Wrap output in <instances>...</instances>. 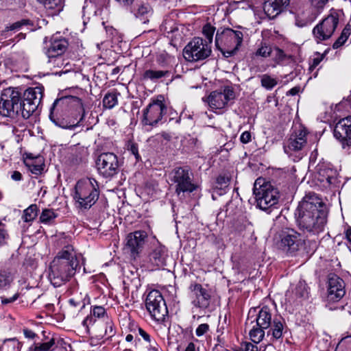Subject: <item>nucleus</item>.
Instances as JSON below:
<instances>
[{
	"label": "nucleus",
	"mask_w": 351,
	"mask_h": 351,
	"mask_svg": "<svg viewBox=\"0 0 351 351\" xmlns=\"http://www.w3.org/2000/svg\"><path fill=\"white\" fill-rule=\"evenodd\" d=\"M295 217L300 229L310 235L324 231L328 213L322 199L315 193L306 194L300 202Z\"/></svg>",
	"instance_id": "nucleus-1"
},
{
	"label": "nucleus",
	"mask_w": 351,
	"mask_h": 351,
	"mask_svg": "<svg viewBox=\"0 0 351 351\" xmlns=\"http://www.w3.org/2000/svg\"><path fill=\"white\" fill-rule=\"evenodd\" d=\"M79 267L74 249L66 245L58 252L50 265L49 280L54 287H60L69 281Z\"/></svg>",
	"instance_id": "nucleus-2"
},
{
	"label": "nucleus",
	"mask_w": 351,
	"mask_h": 351,
	"mask_svg": "<svg viewBox=\"0 0 351 351\" xmlns=\"http://www.w3.org/2000/svg\"><path fill=\"white\" fill-rule=\"evenodd\" d=\"M99 195L97 182L94 178H86L76 183L73 197L77 208L87 210L97 202Z\"/></svg>",
	"instance_id": "nucleus-3"
},
{
	"label": "nucleus",
	"mask_w": 351,
	"mask_h": 351,
	"mask_svg": "<svg viewBox=\"0 0 351 351\" xmlns=\"http://www.w3.org/2000/svg\"><path fill=\"white\" fill-rule=\"evenodd\" d=\"M243 39V34L241 31L230 28L219 29L215 36V45L225 56L230 57L239 50Z\"/></svg>",
	"instance_id": "nucleus-4"
},
{
	"label": "nucleus",
	"mask_w": 351,
	"mask_h": 351,
	"mask_svg": "<svg viewBox=\"0 0 351 351\" xmlns=\"http://www.w3.org/2000/svg\"><path fill=\"white\" fill-rule=\"evenodd\" d=\"M253 191L257 206L263 210H267L278 202L279 193L277 189L271 183L266 182L263 178L256 180Z\"/></svg>",
	"instance_id": "nucleus-5"
},
{
	"label": "nucleus",
	"mask_w": 351,
	"mask_h": 351,
	"mask_svg": "<svg viewBox=\"0 0 351 351\" xmlns=\"http://www.w3.org/2000/svg\"><path fill=\"white\" fill-rule=\"evenodd\" d=\"M21 100V95L16 88L3 89L0 97V114L8 117H14L19 114L22 115Z\"/></svg>",
	"instance_id": "nucleus-6"
},
{
	"label": "nucleus",
	"mask_w": 351,
	"mask_h": 351,
	"mask_svg": "<svg viewBox=\"0 0 351 351\" xmlns=\"http://www.w3.org/2000/svg\"><path fill=\"white\" fill-rule=\"evenodd\" d=\"M169 179L171 184L174 185L175 192L178 195L184 193H192L197 188L193 182V173L188 167L174 168L169 173Z\"/></svg>",
	"instance_id": "nucleus-7"
},
{
	"label": "nucleus",
	"mask_w": 351,
	"mask_h": 351,
	"mask_svg": "<svg viewBox=\"0 0 351 351\" xmlns=\"http://www.w3.org/2000/svg\"><path fill=\"white\" fill-rule=\"evenodd\" d=\"M145 306L154 321L158 323L165 321L168 310L165 301L159 291L152 290L149 292L145 299Z\"/></svg>",
	"instance_id": "nucleus-8"
},
{
	"label": "nucleus",
	"mask_w": 351,
	"mask_h": 351,
	"mask_svg": "<svg viewBox=\"0 0 351 351\" xmlns=\"http://www.w3.org/2000/svg\"><path fill=\"white\" fill-rule=\"evenodd\" d=\"M211 53V47L207 41L196 37L184 47L183 55L189 62H197L207 58Z\"/></svg>",
	"instance_id": "nucleus-9"
},
{
	"label": "nucleus",
	"mask_w": 351,
	"mask_h": 351,
	"mask_svg": "<svg viewBox=\"0 0 351 351\" xmlns=\"http://www.w3.org/2000/svg\"><path fill=\"white\" fill-rule=\"evenodd\" d=\"M43 96V87L36 86L26 89L21 97L22 117L28 119L36 110Z\"/></svg>",
	"instance_id": "nucleus-10"
},
{
	"label": "nucleus",
	"mask_w": 351,
	"mask_h": 351,
	"mask_svg": "<svg viewBox=\"0 0 351 351\" xmlns=\"http://www.w3.org/2000/svg\"><path fill=\"white\" fill-rule=\"evenodd\" d=\"M163 100L162 95L158 96L156 99L153 100L143 110L142 119L143 125H156L162 119L167 111Z\"/></svg>",
	"instance_id": "nucleus-11"
},
{
	"label": "nucleus",
	"mask_w": 351,
	"mask_h": 351,
	"mask_svg": "<svg viewBox=\"0 0 351 351\" xmlns=\"http://www.w3.org/2000/svg\"><path fill=\"white\" fill-rule=\"evenodd\" d=\"M68 47L67 40L62 37L53 36L47 47L46 55L48 58L47 63L49 66L59 67L62 64V55Z\"/></svg>",
	"instance_id": "nucleus-12"
},
{
	"label": "nucleus",
	"mask_w": 351,
	"mask_h": 351,
	"mask_svg": "<svg viewBox=\"0 0 351 351\" xmlns=\"http://www.w3.org/2000/svg\"><path fill=\"white\" fill-rule=\"evenodd\" d=\"M304 241L300 233L293 229L287 228L280 234V247L291 255H295L304 246Z\"/></svg>",
	"instance_id": "nucleus-13"
},
{
	"label": "nucleus",
	"mask_w": 351,
	"mask_h": 351,
	"mask_svg": "<svg viewBox=\"0 0 351 351\" xmlns=\"http://www.w3.org/2000/svg\"><path fill=\"white\" fill-rule=\"evenodd\" d=\"M96 167L100 175L106 178H112L119 172L118 158L112 152L102 153L96 160Z\"/></svg>",
	"instance_id": "nucleus-14"
},
{
	"label": "nucleus",
	"mask_w": 351,
	"mask_h": 351,
	"mask_svg": "<svg viewBox=\"0 0 351 351\" xmlns=\"http://www.w3.org/2000/svg\"><path fill=\"white\" fill-rule=\"evenodd\" d=\"M308 135L307 129L302 125L294 128L289 138L285 143V152L287 154H291L293 152L302 151L307 145Z\"/></svg>",
	"instance_id": "nucleus-15"
},
{
	"label": "nucleus",
	"mask_w": 351,
	"mask_h": 351,
	"mask_svg": "<svg viewBox=\"0 0 351 351\" xmlns=\"http://www.w3.org/2000/svg\"><path fill=\"white\" fill-rule=\"evenodd\" d=\"M315 179L322 187L327 189L335 184L337 171L330 163L320 162L315 167Z\"/></svg>",
	"instance_id": "nucleus-16"
},
{
	"label": "nucleus",
	"mask_w": 351,
	"mask_h": 351,
	"mask_svg": "<svg viewBox=\"0 0 351 351\" xmlns=\"http://www.w3.org/2000/svg\"><path fill=\"white\" fill-rule=\"evenodd\" d=\"M339 23L335 15H328L318 23L313 29V34L317 42L328 40L333 34Z\"/></svg>",
	"instance_id": "nucleus-17"
},
{
	"label": "nucleus",
	"mask_w": 351,
	"mask_h": 351,
	"mask_svg": "<svg viewBox=\"0 0 351 351\" xmlns=\"http://www.w3.org/2000/svg\"><path fill=\"white\" fill-rule=\"evenodd\" d=\"M60 101H62V102H65L67 104L71 105V106H73L76 108V110L77 112V117H76V119L77 120L76 123L73 122L69 123V124H64L63 121H61V123H59L56 121L55 119H52L51 114H50V119L52 120V121L58 126L65 128V129H69L73 130L76 127L79 126L80 125V123L82 122L84 118L85 115V111L83 106V104L82 100L77 97L73 96H69L66 97L62 99H60V100L57 99L54 101L53 106L56 104V103L59 102Z\"/></svg>",
	"instance_id": "nucleus-18"
},
{
	"label": "nucleus",
	"mask_w": 351,
	"mask_h": 351,
	"mask_svg": "<svg viewBox=\"0 0 351 351\" xmlns=\"http://www.w3.org/2000/svg\"><path fill=\"white\" fill-rule=\"evenodd\" d=\"M189 297L191 304L196 308L205 309L210 305V293L199 283L194 282L190 285Z\"/></svg>",
	"instance_id": "nucleus-19"
},
{
	"label": "nucleus",
	"mask_w": 351,
	"mask_h": 351,
	"mask_svg": "<svg viewBox=\"0 0 351 351\" xmlns=\"http://www.w3.org/2000/svg\"><path fill=\"white\" fill-rule=\"evenodd\" d=\"M234 97V92L230 88H225L223 91H213L208 97L209 106L213 110H221Z\"/></svg>",
	"instance_id": "nucleus-20"
},
{
	"label": "nucleus",
	"mask_w": 351,
	"mask_h": 351,
	"mask_svg": "<svg viewBox=\"0 0 351 351\" xmlns=\"http://www.w3.org/2000/svg\"><path fill=\"white\" fill-rule=\"evenodd\" d=\"M308 298V287L304 281H300L294 288L288 291L286 293L287 303L293 306L302 304Z\"/></svg>",
	"instance_id": "nucleus-21"
},
{
	"label": "nucleus",
	"mask_w": 351,
	"mask_h": 351,
	"mask_svg": "<svg viewBox=\"0 0 351 351\" xmlns=\"http://www.w3.org/2000/svg\"><path fill=\"white\" fill-rule=\"evenodd\" d=\"M334 136L339 140L343 147L351 146V116L339 121L334 129Z\"/></svg>",
	"instance_id": "nucleus-22"
},
{
	"label": "nucleus",
	"mask_w": 351,
	"mask_h": 351,
	"mask_svg": "<svg viewBox=\"0 0 351 351\" xmlns=\"http://www.w3.org/2000/svg\"><path fill=\"white\" fill-rule=\"evenodd\" d=\"M147 234L144 230H137L130 233L127 237L126 247L135 258L143 250Z\"/></svg>",
	"instance_id": "nucleus-23"
},
{
	"label": "nucleus",
	"mask_w": 351,
	"mask_h": 351,
	"mask_svg": "<svg viewBox=\"0 0 351 351\" xmlns=\"http://www.w3.org/2000/svg\"><path fill=\"white\" fill-rule=\"evenodd\" d=\"M346 293L343 280L336 275L328 278V298L330 301H339Z\"/></svg>",
	"instance_id": "nucleus-24"
},
{
	"label": "nucleus",
	"mask_w": 351,
	"mask_h": 351,
	"mask_svg": "<svg viewBox=\"0 0 351 351\" xmlns=\"http://www.w3.org/2000/svg\"><path fill=\"white\" fill-rule=\"evenodd\" d=\"M290 0H265L263 10L269 19H274L289 5Z\"/></svg>",
	"instance_id": "nucleus-25"
},
{
	"label": "nucleus",
	"mask_w": 351,
	"mask_h": 351,
	"mask_svg": "<svg viewBox=\"0 0 351 351\" xmlns=\"http://www.w3.org/2000/svg\"><path fill=\"white\" fill-rule=\"evenodd\" d=\"M167 258V250L165 246L158 245L150 253L149 262L154 266L162 267L166 265Z\"/></svg>",
	"instance_id": "nucleus-26"
},
{
	"label": "nucleus",
	"mask_w": 351,
	"mask_h": 351,
	"mask_svg": "<svg viewBox=\"0 0 351 351\" xmlns=\"http://www.w3.org/2000/svg\"><path fill=\"white\" fill-rule=\"evenodd\" d=\"M132 12L143 23H146L152 14V9L147 3L141 2L136 4L132 8Z\"/></svg>",
	"instance_id": "nucleus-27"
},
{
	"label": "nucleus",
	"mask_w": 351,
	"mask_h": 351,
	"mask_svg": "<svg viewBox=\"0 0 351 351\" xmlns=\"http://www.w3.org/2000/svg\"><path fill=\"white\" fill-rule=\"evenodd\" d=\"M271 311L267 306L261 308L258 314L256 315V326H260L262 328L268 329L271 326L273 322Z\"/></svg>",
	"instance_id": "nucleus-28"
},
{
	"label": "nucleus",
	"mask_w": 351,
	"mask_h": 351,
	"mask_svg": "<svg viewBox=\"0 0 351 351\" xmlns=\"http://www.w3.org/2000/svg\"><path fill=\"white\" fill-rule=\"evenodd\" d=\"M43 5L48 15L54 16L58 14L63 9L64 0H37Z\"/></svg>",
	"instance_id": "nucleus-29"
},
{
	"label": "nucleus",
	"mask_w": 351,
	"mask_h": 351,
	"mask_svg": "<svg viewBox=\"0 0 351 351\" xmlns=\"http://www.w3.org/2000/svg\"><path fill=\"white\" fill-rule=\"evenodd\" d=\"M170 74V71L167 70L149 69L144 71L142 75V79L143 80H150L153 82H156L160 79L169 77Z\"/></svg>",
	"instance_id": "nucleus-30"
},
{
	"label": "nucleus",
	"mask_w": 351,
	"mask_h": 351,
	"mask_svg": "<svg viewBox=\"0 0 351 351\" xmlns=\"http://www.w3.org/2000/svg\"><path fill=\"white\" fill-rule=\"evenodd\" d=\"M136 328L138 330V335L143 339L145 346L148 351H160V347L154 337H152L142 328L136 326Z\"/></svg>",
	"instance_id": "nucleus-31"
},
{
	"label": "nucleus",
	"mask_w": 351,
	"mask_h": 351,
	"mask_svg": "<svg viewBox=\"0 0 351 351\" xmlns=\"http://www.w3.org/2000/svg\"><path fill=\"white\" fill-rule=\"evenodd\" d=\"M270 327V330L267 332L268 335L271 333L273 338L275 339H279L282 337L285 329V322L282 318L274 317Z\"/></svg>",
	"instance_id": "nucleus-32"
},
{
	"label": "nucleus",
	"mask_w": 351,
	"mask_h": 351,
	"mask_svg": "<svg viewBox=\"0 0 351 351\" xmlns=\"http://www.w3.org/2000/svg\"><path fill=\"white\" fill-rule=\"evenodd\" d=\"M25 165L27 167L29 171L36 176L40 175L45 167L44 162L40 158L28 160L25 162Z\"/></svg>",
	"instance_id": "nucleus-33"
},
{
	"label": "nucleus",
	"mask_w": 351,
	"mask_h": 351,
	"mask_svg": "<svg viewBox=\"0 0 351 351\" xmlns=\"http://www.w3.org/2000/svg\"><path fill=\"white\" fill-rule=\"evenodd\" d=\"M266 329L256 326V324H255L249 332V335L252 342L256 344L260 343L265 337V330Z\"/></svg>",
	"instance_id": "nucleus-34"
},
{
	"label": "nucleus",
	"mask_w": 351,
	"mask_h": 351,
	"mask_svg": "<svg viewBox=\"0 0 351 351\" xmlns=\"http://www.w3.org/2000/svg\"><path fill=\"white\" fill-rule=\"evenodd\" d=\"M117 93L115 92L108 93L103 98V107L112 109L118 104Z\"/></svg>",
	"instance_id": "nucleus-35"
},
{
	"label": "nucleus",
	"mask_w": 351,
	"mask_h": 351,
	"mask_svg": "<svg viewBox=\"0 0 351 351\" xmlns=\"http://www.w3.org/2000/svg\"><path fill=\"white\" fill-rule=\"evenodd\" d=\"M21 343L15 338L8 339L4 341L0 351H20Z\"/></svg>",
	"instance_id": "nucleus-36"
},
{
	"label": "nucleus",
	"mask_w": 351,
	"mask_h": 351,
	"mask_svg": "<svg viewBox=\"0 0 351 351\" xmlns=\"http://www.w3.org/2000/svg\"><path fill=\"white\" fill-rule=\"evenodd\" d=\"M37 214V206L36 204H32L24 210L22 219L25 222H31L36 217Z\"/></svg>",
	"instance_id": "nucleus-37"
},
{
	"label": "nucleus",
	"mask_w": 351,
	"mask_h": 351,
	"mask_svg": "<svg viewBox=\"0 0 351 351\" xmlns=\"http://www.w3.org/2000/svg\"><path fill=\"white\" fill-rule=\"evenodd\" d=\"M57 217V215L53 210L45 209L43 210L40 216V221L43 223H51Z\"/></svg>",
	"instance_id": "nucleus-38"
},
{
	"label": "nucleus",
	"mask_w": 351,
	"mask_h": 351,
	"mask_svg": "<svg viewBox=\"0 0 351 351\" xmlns=\"http://www.w3.org/2000/svg\"><path fill=\"white\" fill-rule=\"evenodd\" d=\"M273 52L271 46L266 43H261L260 47L257 49L255 55L263 58L269 57Z\"/></svg>",
	"instance_id": "nucleus-39"
},
{
	"label": "nucleus",
	"mask_w": 351,
	"mask_h": 351,
	"mask_svg": "<svg viewBox=\"0 0 351 351\" xmlns=\"http://www.w3.org/2000/svg\"><path fill=\"white\" fill-rule=\"evenodd\" d=\"M350 28L346 26L342 31L341 36L338 38V39L334 43L333 48L337 49L341 47L348 38V36L350 34Z\"/></svg>",
	"instance_id": "nucleus-40"
},
{
	"label": "nucleus",
	"mask_w": 351,
	"mask_h": 351,
	"mask_svg": "<svg viewBox=\"0 0 351 351\" xmlns=\"http://www.w3.org/2000/svg\"><path fill=\"white\" fill-rule=\"evenodd\" d=\"M277 84V80L268 75L261 77V85L267 90L272 89Z\"/></svg>",
	"instance_id": "nucleus-41"
},
{
	"label": "nucleus",
	"mask_w": 351,
	"mask_h": 351,
	"mask_svg": "<svg viewBox=\"0 0 351 351\" xmlns=\"http://www.w3.org/2000/svg\"><path fill=\"white\" fill-rule=\"evenodd\" d=\"M114 334L115 330L112 321L108 317H106V320H105V332L104 337H106V339H108L113 337Z\"/></svg>",
	"instance_id": "nucleus-42"
},
{
	"label": "nucleus",
	"mask_w": 351,
	"mask_h": 351,
	"mask_svg": "<svg viewBox=\"0 0 351 351\" xmlns=\"http://www.w3.org/2000/svg\"><path fill=\"white\" fill-rule=\"evenodd\" d=\"M215 31V27L209 23L206 24L203 27L202 33L208 39V43H211L213 41V35Z\"/></svg>",
	"instance_id": "nucleus-43"
},
{
	"label": "nucleus",
	"mask_w": 351,
	"mask_h": 351,
	"mask_svg": "<svg viewBox=\"0 0 351 351\" xmlns=\"http://www.w3.org/2000/svg\"><path fill=\"white\" fill-rule=\"evenodd\" d=\"M91 313L95 317L103 318L106 320L108 317L106 309L101 306H95L91 310Z\"/></svg>",
	"instance_id": "nucleus-44"
},
{
	"label": "nucleus",
	"mask_w": 351,
	"mask_h": 351,
	"mask_svg": "<svg viewBox=\"0 0 351 351\" xmlns=\"http://www.w3.org/2000/svg\"><path fill=\"white\" fill-rule=\"evenodd\" d=\"M273 51L274 53L275 60L278 63L291 58V56L287 55L282 49L278 47L275 48Z\"/></svg>",
	"instance_id": "nucleus-45"
},
{
	"label": "nucleus",
	"mask_w": 351,
	"mask_h": 351,
	"mask_svg": "<svg viewBox=\"0 0 351 351\" xmlns=\"http://www.w3.org/2000/svg\"><path fill=\"white\" fill-rule=\"evenodd\" d=\"M12 278L9 273L6 271H0V289L9 285Z\"/></svg>",
	"instance_id": "nucleus-46"
},
{
	"label": "nucleus",
	"mask_w": 351,
	"mask_h": 351,
	"mask_svg": "<svg viewBox=\"0 0 351 351\" xmlns=\"http://www.w3.org/2000/svg\"><path fill=\"white\" fill-rule=\"evenodd\" d=\"M55 344L53 339H51L47 342L37 344L34 348V351H50Z\"/></svg>",
	"instance_id": "nucleus-47"
},
{
	"label": "nucleus",
	"mask_w": 351,
	"mask_h": 351,
	"mask_svg": "<svg viewBox=\"0 0 351 351\" xmlns=\"http://www.w3.org/2000/svg\"><path fill=\"white\" fill-rule=\"evenodd\" d=\"M9 239L7 230L0 224V247L5 245Z\"/></svg>",
	"instance_id": "nucleus-48"
},
{
	"label": "nucleus",
	"mask_w": 351,
	"mask_h": 351,
	"mask_svg": "<svg viewBox=\"0 0 351 351\" xmlns=\"http://www.w3.org/2000/svg\"><path fill=\"white\" fill-rule=\"evenodd\" d=\"M209 326L207 324H202L196 328L195 334L197 337H201L208 332Z\"/></svg>",
	"instance_id": "nucleus-49"
},
{
	"label": "nucleus",
	"mask_w": 351,
	"mask_h": 351,
	"mask_svg": "<svg viewBox=\"0 0 351 351\" xmlns=\"http://www.w3.org/2000/svg\"><path fill=\"white\" fill-rule=\"evenodd\" d=\"M18 298L19 294L15 293L12 297L10 298H5L3 296L0 297V301L3 305H7L8 304L15 302L18 299Z\"/></svg>",
	"instance_id": "nucleus-50"
},
{
	"label": "nucleus",
	"mask_w": 351,
	"mask_h": 351,
	"mask_svg": "<svg viewBox=\"0 0 351 351\" xmlns=\"http://www.w3.org/2000/svg\"><path fill=\"white\" fill-rule=\"evenodd\" d=\"M25 24V21H17L10 25V26L6 27V29L8 31L19 30Z\"/></svg>",
	"instance_id": "nucleus-51"
},
{
	"label": "nucleus",
	"mask_w": 351,
	"mask_h": 351,
	"mask_svg": "<svg viewBox=\"0 0 351 351\" xmlns=\"http://www.w3.org/2000/svg\"><path fill=\"white\" fill-rule=\"evenodd\" d=\"M229 182V178L224 176H219L217 178V183L219 184L221 187H226L228 186Z\"/></svg>",
	"instance_id": "nucleus-52"
},
{
	"label": "nucleus",
	"mask_w": 351,
	"mask_h": 351,
	"mask_svg": "<svg viewBox=\"0 0 351 351\" xmlns=\"http://www.w3.org/2000/svg\"><path fill=\"white\" fill-rule=\"evenodd\" d=\"M129 150L134 156L136 160H140L141 156L138 154V146L136 144L132 143L130 145Z\"/></svg>",
	"instance_id": "nucleus-53"
},
{
	"label": "nucleus",
	"mask_w": 351,
	"mask_h": 351,
	"mask_svg": "<svg viewBox=\"0 0 351 351\" xmlns=\"http://www.w3.org/2000/svg\"><path fill=\"white\" fill-rule=\"evenodd\" d=\"M328 0H311V4L316 8H323Z\"/></svg>",
	"instance_id": "nucleus-54"
},
{
	"label": "nucleus",
	"mask_w": 351,
	"mask_h": 351,
	"mask_svg": "<svg viewBox=\"0 0 351 351\" xmlns=\"http://www.w3.org/2000/svg\"><path fill=\"white\" fill-rule=\"evenodd\" d=\"M240 140L243 143H249L251 141L250 132L247 131L243 132L240 136Z\"/></svg>",
	"instance_id": "nucleus-55"
},
{
	"label": "nucleus",
	"mask_w": 351,
	"mask_h": 351,
	"mask_svg": "<svg viewBox=\"0 0 351 351\" xmlns=\"http://www.w3.org/2000/svg\"><path fill=\"white\" fill-rule=\"evenodd\" d=\"M115 1L121 6L129 8L132 5L134 0H115Z\"/></svg>",
	"instance_id": "nucleus-56"
},
{
	"label": "nucleus",
	"mask_w": 351,
	"mask_h": 351,
	"mask_svg": "<svg viewBox=\"0 0 351 351\" xmlns=\"http://www.w3.org/2000/svg\"><path fill=\"white\" fill-rule=\"evenodd\" d=\"M243 351H258V347L256 345H254L251 343H245L243 348Z\"/></svg>",
	"instance_id": "nucleus-57"
},
{
	"label": "nucleus",
	"mask_w": 351,
	"mask_h": 351,
	"mask_svg": "<svg viewBox=\"0 0 351 351\" xmlns=\"http://www.w3.org/2000/svg\"><path fill=\"white\" fill-rule=\"evenodd\" d=\"M11 178L14 181H21L23 179V176L19 171H14L11 174Z\"/></svg>",
	"instance_id": "nucleus-58"
},
{
	"label": "nucleus",
	"mask_w": 351,
	"mask_h": 351,
	"mask_svg": "<svg viewBox=\"0 0 351 351\" xmlns=\"http://www.w3.org/2000/svg\"><path fill=\"white\" fill-rule=\"evenodd\" d=\"M24 335L25 337L29 339H34L36 337V334L31 330L25 329L23 330Z\"/></svg>",
	"instance_id": "nucleus-59"
},
{
	"label": "nucleus",
	"mask_w": 351,
	"mask_h": 351,
	"mask_svg": "<svg viewBox=\"0 0 351 351\" xmlns=\"http://www.w3.org/2000/svg\"><path fill=\"white\" fill-rule=\"evenodd\" d=\"M300 87L298 86H295L292 88H291L288 93H287V95H296L299 92H300Z\"/></svg>",
	"instance_id": "nucleus-60"
},
{
	"label": "nucleus",
	"mask_w": 351,
	"mask_h": 351,
	"mask_svg": "<svg viewBox=\"0 0 351 351\" xmlns=\"http://www.w3.org/2000/svg\"><path fill=\"white\" fill-rule=\"evenodd\" d=\"M95 322V320L92 317H87L84 321H83V325L88 327L90 324H93Z\"/></svg>",
	"instance_id": "nucleus-61"
},
{
	"label": "nucleus",
	"mask_w": 351,
	"mask_h": 351,
	"mask_svg": "<svg viewBox=\"0 0 351 351\" xmlns=\"http://www.w3.org/2000/svg\"><path fill=\"white\" fill-rule=\"evenodd\" d=\"M252 224L250 222L245 221L243 226H241L240 228H238V230L239 232H242L243 230L251 228Z\"/></svg>",
	"instance_id": "nucleus-62"
},
{
	"label": "nucleus",
	"mask_w": 351,
	"mask_h": 351,
	"mask_svg": "<svg viewBox=\"0 0 351 351\" xmlns=\"http://www.w3.org/2000/svg\"><path fill=\"white\" fill-rule=\"evenodd\" d=\"M184 351H196L195 345L193 342L189 343Z\"/></svg>",
	"instance_id": "nucleus-63"
},
{
	"label": "nucleus",
	"mask_w": 351,
	"mask_h": 351,
	"mask_svg": "<svg viewBox=\"0 0 351 351\" xmlns=\"http://www.w3.org/2000/svg\"><path fill=\"white\" fill-rule=\"evenodd\" d=\"M346 237L348 241L351 243V228H349L346 232Z\"/></svg>",
	"instance_id": "nucleus-64"
}]
</instances>
